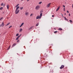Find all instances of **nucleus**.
I'll use <instances>...</instances> for the list:
<instances>
[{
  "label": "nucleus",
  "instance_id": "nucleus-38",
  "mask_svg": "<svg viewBox=\"0 0 73 73\" xmlns=\"http://www.w3.org/2000/svg\"><path fill=\"white\" fill-rule=\"evenodd\" d=\"M19 40H18L17 41V42H19Z\"/></svg>",
  "mask_w": 73,
  "mask_h": 73
},
{
  "label": "nucleus",
  "instance_id": "nucleus-45",
  "mask_svg": "<svg viewBox=\"0 0 73 73\" xmlns=\"http://www.w3.org/2000/svg\"><path fill=\"white\" fill-rule=\"evenodd\" d=\"M62 16H63V15L62 14Z\"/></svg>",
  "mask_w": 73,
  "mask_h": 73
},
{
  "label": "nucleus",
  "instance_id": "nucleus-21",
  "mask_svg": "<svg viewBox=\"0 0 73 73\" xmlns=\"http://www.w3.org/2000/svg\"><path fill=\"white\" fill-rule=\"evenodd\" d=\"M23 31V29H20V31H19V32H21V31Z\"/></svg>",
  "mask_w": 73,
  "mask_h": 73
},
{
  "label": "nucleus",
  "instance_id": "nucleus-23",
  "mask_svg": "<svg viewBox=\"0 0 73 73\" xmlns=\"http://www.w3.org/2000/svg\"><path fill=\"white\" fill-rule=\"evenodd\" d=\"M10 48H11V45H10V46L7 48V50H9L10 49Z\"/></svg>",
  "mask_w": 73,
  "mask_h": 73
},
{
  "label": "nucleus",
  "instance_id": "nucleus-26",
  "mask_svg": "<svg viewBox=\"0 0 73 73\" xmlns=\"http://www.w3.org/2000/svg\"><path fill=\"white\" fill-rule=\"evenodd\" d=\"M57 32H58L57 31H55L54 32V33H56Z\"/></svg>",
  "mask_w": 73,
  "mask_h": 73
},
{
  "label": "nucleus",
  "instance_id": "nucleus-7",
  "mask_svg": "<svg viewBox=\"0 0 73 73\" xmlns=\"http://www.w3.org/2000/svg\"><path fill=\"white\" fill-rule=\"evenodd\" d=\"M16 44H16V43H14L13 44V45L12 46V47H14V46H16Z\"/></svg>",
  "mask_w": 73,
  "mask_h": 73
},
{
  "label": "nucleus",
  "instance_id": "nucleus-8",
  "mask_svg": "<svg viewBox=\"0 0 73 73\" xmlns=\"http://www.w3.org/2000/svg\"><path fill=\"white\" fill-rule=\"evenodd\" d=\"M32 28H33V26H32L31 27H30L29 29L28 30L29 31V30H31V29H32Z\"/></svg>",
  "mask_w": 73,
  "mask_h": 73
},
{
  "label": "nucleus",
  "instance_id": "nucleus-4",
  "mask_svg": "<svg viewBox=\"0 0 73 73\" xmlns=\"http://www.w3.org/2000/svg\"><path fill=\"white\" fill-rule=\"evenodd\" d=\"M4 22H3L2 23V24L1 25H0V26L2 27H4Z\"/></svg>",
  "mask_w": 73,
  "mask_h": 73
},
{
  "label": "nucleus",
  "instance_id": "nucleus-31",
  "mask_svg": "<svg viewBox=\"0 0 73 73\" xmlns=\"http://www.w3.org/2000/svg\"><path fill=\"white\" fill-rule=\"evenodd\" d=\"M70 23H72V20H70Z\"/></svg>",
  "mask_w": 73,
  "mask_h": 73
},
{
  "label": "nucleus",
  "instance_id": "nucleus-24",
  "mask_svg": "<svg viewBox=\"0 0 73 73\" xmlns=\"http://www.w3.org/2000/svg\"><path fill=\"white\" fill-rule=\"evenodd\" d=\"M41 3H42V2L40 1L39 3L38 4H41Z\"/></svg>",
  "mask_w": 73,
  "mask_h": 73
},
{
  "label": "nucleus",
  "instance_id": "nucleus-17",
  "mask_svg": "<svg viewBox=\"0 0 73 73\" xmlns=\"http://www.w3.org/2000/svg\"><path fill=\"white\" fill-rule=\"evenodd\" d=\"M10 24V23H7L6 25H5V26H8V25H9Z\"/></svg>",
  "mask_w": 73,
  "mask_h": 73
},
{
  "label": "nucleus",
  "instance_id": "nucleus-28",
  "mask_svg": "<svg viewBox=\"0 0 73 73\" xmlns=\"http://www.w3.org/2000/svg\"><path fill=\"white\" fill-rule=\"evenodd\" d=\"M12 26H11L9 27V28H12Z\"/></svg>",
  "mask_w": 73,
  "mask_h": 73
},
{
  "label": "nucleus",
  "instance_id": "nucleus-39",
  "mask_svg": "<svg viewBox=\"0 0 73 73\" xmlns=\"http://www.w3.org/2000/svg\"><path fill=\"white\" fill-rule=\"evenodd\" d=\"M64 11H65V8H64Z\"/></svg>",
  "mask_w": 73,
  "mask_h": 73
},
{
  "label": "nucleus",
  "instance_id": "nucleus-29",
  "mask_svg": "<svg viewBox=\"0 0 73 73\" xmlns=\"http://www.w3.org/2000/svg\"><path fill=\"white\" fill-rule=\"evenodd\" d=\"M21 36V34L20 35H19V36H18V37H20V36Z\"/></svg>",
  "mask_w": 73,
  "mask_h": 73
},
{
  "label": "nucleus",
  "instance_id": "nucleus-13",
  "mask_svg": "<svg viewBox=\"0 0 73 73\" xmlns=\"http://www.w3.org/2000/svg\"><path fill=\"white\" fill-rule=\"evenodd\" d=\"M25 13V15H26V16H27V15H28L29 13L28 12H26Z\"/></svg>",
  "mask_w": 73,
  "mask_h": 73
},
{
  "label": "nucleus",
  "instance_id": "nucleus-43",
  "mask_svg": "<svg viewBox=\"0 0 73 73\" xmlns=\"http://www.w3.org/2000/svg\"><path fill=\"white\" fill-rule=\"evenodd\" d=\"M54 29L55 30H56V29L55 28H54Z\"/></svg>",
  "mask_w": 73,
  "mask_h": 73
},
{
  "label": "nucleus",
  "instance_id": "nucleus-3",
  "mask_svg": "<svg viewBox=\"0 0 73 73\" xmlns=\"http://www.w3.org/2000/svg\"><path fill=\"white\" fill-rule=\"evenodd\" d=\"M51 5V3H50L49 4H48L47 5V8H49V7H50V6Z\"/></svg>",
  "mask_w": 73,
  "mask_h": 73
},
{
  "label": "nucleus",
  "instance_id": "nucleus-33",
  "mask_svg": "<svg viewBox=\"0 0 73 73\" xmlns=\"http://www.w3.org/2000/svg\"><path fill=\"white\" fill-rule=\"evenodd\" d=\"M33 16V14H31L30 15V16Z\"/></svg>",
  "mask_w": 73,
  "mask_h": 73
},
{
  "label": "nucleus",
  "instance_id": "nucleus-11",
  "mask_svg": "<svg viewBox=\"0 0 73 73\" xmlns=\"http://www.w3.org/2000/svg\"><path fill=\"white\" fill-rule=\"evenodd\" d=\"M58 30L59 31H62V29H61V28H59L58 29Z\"/></svg>",
  "mask_w": 73,
  "mask_h": 73
},
{
  "label": "nucleus",
  "instance_id": "nucleus-34",
  "mask_svg": "<svg viewBox=\"0 0 73 73\" xmlns=\"http://www.w3.org/2000/svg\"><path fill=\"white\" fill-rule=\"evenodd\" d=\"M63 7H64V8H65V5H63Z\"/></svg>",
  "mask_w": 73,
  "mask_h": 73
},
{
  "label": "nucleus",
  "instance_id": "nucleus-14",
  "mask_svg": "<svg viewBox=\"0 0 73 73\" xmlns=\"http://www.w3.org/2000/svg\"><path fill=\"white\" fill-rule=\"evenodd\" d=\"M42 16V13H40V16H40L41 17V16Z\"/></svg>",
  "mask_w": 73,
  "mask_h": 73
},
{
  "label": "nucleus",
  "instance_id": "nucleus-2",
  "mask_svg": "<svg viewBox=\"0 0 73 73\" xmlns=\"http://www.w3.org/2000/svg\"><path fill=\"white\" fill-rule=\"evenodd\" d=\"M19 11H20V10H16L15 12V14H17V13H18Z\"/></svg>",
  "mask_w": 73,
  "mask_h": 73
},
{
  "label": "nucleus",
  "instance_id": "nucleus-9",
  "mask_svg": "<svg viewBox=\"0 0 73 73\" xmlns=\"http://www.w3.org/2000/svg\"><path fill=\"white\" fill-rule=\"evenodd\" d=\"M60 6H59L57 9L56 10V11H58L59 10V9H60Z\"/></svg>",
  "mask_w": 73,
  "mask_h": 73
},
{
  "label": "nucleus",
  "instance_id": "nucleus-6",
  "mask_svg": "<svg viewBox=\"0 0 73 73\" xmlns=\"http://www.w3.org/2000/svg\"><path fill=\"white\" fill-rule=\"evenodd\" d=\"M41 19V17L39 15L37 16L36 17V19Z\"/></svg>",
  "mask_w": 73,
  "mask_h": 73
},
{
  "label": "nucleus",
  "instance_id": "nucleus-30",
  "mask_svg": "<svg viewBox=\"0 0 73 73\" xmlns=\"http://www.w3.org/2000/svg\"><path fill=\"white\" fill-rule=\"evenodd\" d=\"M0 10H1V9H3V7H1L0 8Z\"/></svg>",
  "mask_w": 73,
  "mask_h": 73
},
{
  "label": "nucleus",
  "instance_id": "nucleus-47",
  "mask_svg": "<svg viewBox=\"0 0 73 73\" xmlns=\"http://www.w3.org/2000/svg\"><path fill=\"white\" fill-rule=\"evenodd\" d=\"M1 27L0 26V28Z\"/></svg>",
  "mask_w": 73,
  "mask_h": 73
},
{
  "label": "nucleus",
  "instance_id": "nucleus-40",
  "mask_svg": "<svg viewBox=\"0 0 73 73\" xmlns=\"http://www.w3.org/2000/svg\"><path fill=\"white\" fill-rule=\"evenodd\" d=\"M41 12H42L41 11H40V13H41Z\"/></svg>",
  "mask_w": 73,
  "mask_h": 73
},
{
  "label": "nucleus",
  "instance_id": "nucleus-5",
  "mask_svg": "<svg viewBox=\"0 0 73 73\" xmlns=\"http://www.w3.org/2000/svg\"><path fill=\"white\" fill-rule=\"evenodd\" d=\"M64 65H62L61 67L60 68V69H63V68H64Z\"/></svg>",
  "mask_w": 73,
  "mask_h": 73
},
{
  "label": "nucleus",
  "instance_id": "nucleus-18",
  "mask_svg": "<svg viewBox=\"0 0 73 73\" xmlns=\"http://www.w3.org/2000/svg\"><path fill=\"white\" fill-rule=\"evenodd\" d=\"M19 5V4H17L15 7V8H16V7H18Z\"/></svg>",
  "mask_w": 73,
  "mask_h": 73
},
{
  "label": "nucleus",
  "instance_id": "nucleus-32",
  "mask_svg": "<svg viewBox=\"0 0 73 73\" xmlns=\"http://www.w3.org/2000/svg\"><path fill=\"white\" fill-rule=\"evenodd\" d=\"M19 34H17L16 35V36H19Z\"/></svg>",
  "mask_w": 73,
  "mask_h": 73
},
{
  "label": "nucleus",
  "instance_id": "nucleus-48",
  "mask_svg": "<svg viewBox=\"0 0 73 73\" xmlns=\"http://www.w3.org/2000/svg\"><path fill=\"white\" fill-rule=\"evenodd\" d=\"M4 13V12H3V13Z\"/></svg>",
  "mask_w": 73,
  "mask_h": 73
},
{
  "label": "nucleus",
  "instance_id": "nucleus-19",
  "mask_svg": "<svg viewBox=\"0 0 73 73\" xmlns=\"http://www.w3.org/2000/svg\"><path fill=\"white\" fill-rule=\"evenodd\" d=\"M39 24V23H38L37 24H36V27H37V26Z\"/></svg>",
  "mask_w": 73,
  "mask_h": 73
},
{
  "label": "nucleus",
  "instance_id": "nucleus-15",
  "mask_svg": "<svg viewBox=\"0 0 73 73\" xmlns=\"http://www.w3.org/2000/svg\"><path fill=\"white\" fill-rule=\"evenodd\" d=\"M20 8V7L18 6L16 8V10H17V9H19Z\"/></svg>",
  "mask_w": 73,
  "mask_h": 73
},
{
  "label": "nucleus",
  "instance_id": "nucleus-16",
  "mask_svg": "<svg viewBox=\"0 0 73 73\" xmlns=\"http://www.w3.org/2000/svg\"><path fill=\"white\" fill-rule=\"evenodd\" d=\"M64 19L65 20H67V21H68V19H66V18L65 17H64Z\"/></svg>",
  "mask_w": 73,
  "mask_h": 73
},
{
  "label": "nucleus",
  "instance_id": "nucleus-42",
  "mask_svg": "<svg viewBox=\"0 0 73 73\" xmlns=\"http://www.w3.org/2000/svg\"><path fill=\"white\" fill-rule=\"evenodd\" d=\"M23 0H21V1H23Z\"/></svg>",
  "mask_w": 73,
  "mask_h": 73
},
{
  "label": "nucleus",
  "instance_id": "nucleus-12",
  "mask_svg": "<svg viewBox=\"0 0 73 73\" xmlns=\"http://www.w3.org/2000/svg\"><path fill=\"white\" fill-rule=\"evenodd\" d=\"M7 9H9V5H7Z\"/></svg>",
  "mask_w": 73,
  "mask_h": 73
},
{
  "label": "nucleus",
  "instance_id": "nucleus-46",
  "mask_svg": "<svg viewBox=\"0 0 73 73\" xmlns=\"http://www.w3.org/2000/svg\"><path fill=\"white\" fill-rule=\"evenodd\" d=\"M10 0H8L9 1Z\"/></svg>",
  "mask_w": 73,
  "mask_h": 73
},
{
  "label": "nucleus",
  "instance_id": "nucleus-20",
  "mask_svg": "<svg viewBox=\"0 0 73 73\" xmlns=\"http://www.w3.org/2000/svg\"><path fill=\"white\" fill-rule=\"evenodd\" d=\"M20 9L21 10H22L23 9V7H20Z\"/></svg>",
  "mask_w": 73,
  "mask_h": 73
},
{
  "label": "nucleus",
  "instance_id": "nucleus-25",
  "mask_svg": "<svg viewBox=\"0 0 73 73\" xmlns=\"http://www.w3.org/2000/svg\"><path fill=\"white\" fill-rule=\"evenodd\" d=\"M3 5H4V3H2L1 4V6H3Z\"/></svg>",
  "mask_w": 73,
  "mask_h": 73
},
{
  "label": "nucleus",
  "instance_id": "nucleus-27",
  "mask_svg": "<svg viewBox=\"0 0 73 73\" xmlns=\"http://www.w3.org/2000/svg\"><path fill=\"white\" fill-rule=\"evenodd\" d=\"M3 17H1L0 18V21H1V20H2V19H3Z\"/></svg>",
  "mask_w": 73,
  "mask_h": 73
},
{
  "label": "nucleus",
  "instance_id": "nucleus-44",
  "mask_svg": "<svg viewBox=\"0 0 73 73\" xmlns=\"http://www.w3.org/2000/svg\"><path fill=\"white\" fill-rule=\"evenodd\" d=\"M64 15H66V13H64Z\"/></svg>",
  "mask_w": 73,
  "mask_h": 73
},
{
  "label": "nucleus",
  "instance_id": "nucleus-35",
  "mask_svg": "<svg viewBox=\"0 0 73 73\" xmlns=\"http://www.w3.org/2000/svg\"><path fill=\"white\" fill-rule=\"evenodd\" d=\"M69 16H70V14L69 13Z\"/></svg>",
  "mask_w": 73,
  "mask_h": 73
},
{
  "label": "nucleus",
  "instance_id": "nucleus-10",
  "mask_svg": "<svg viewBox=\"0 0 73 73\" xmlns=\"http://www.w3.org/2000/svg\"><path fill=\"white\" fill-rule=\"evenodd\" d=\"M24 25V23H22V24H21V25L19 27L20 28H21V26L22 25Z\"/></svg>",
  "mask_w": 73,
  "mask_h": 73
},
{
  "label": "nucleus",
  "instance_id": "nucleus-22",
  "mask_svg": "<svg viewBox=\"0 0 73 73\" xmlns=\"http://www.w3.org/2000/svg\"><path fill=\"white\" fill-rule=\"evenodd\" d=\"M19 37H18V36L16 38V40H18L19 39Z\"/></svg>",
  "mask_w": 73,
  "mask_h": 73
},
{
  "label": "nucleus",
  "instance_id": "nucleus-41",
  "mask_svg": "<svg viewBox=\"0 0 73 73\" xmlns=\"http://www.w3.org/2000/svg\"><path fill=\"white\" fill-rule=\"evenodd\" d=\"M29 0H27V1H29Z\"/></svg>",
  "mask_w": 73,
  "mask_h": 73
},
{
  "label": "nucleus",
  "instance_id": "nucleus-1",
  "mask_svg": "<svg viewBox=\"0 0 73 73\" xmlns=\"http://www.w3.org/2000/svg\"><path fill=\"white\" fill-rule=\"evenodd\" d=\"M40 8V6L38 5L36 6L35 7V9L36 10H38Z\"/></svg>",
  "mask_w": 73,
  "mask_h": 73
},
{
  "label": "nucleus",
  "instance_id": "nucleus-36",
  "mask_svg": "<svg viewBox=\"0 0 73 73\" xmlns=\"http://www.w3.org/2000/svg\"><path fill=\"white\" fill-rule=\"evenodd\" d=\"M52 17H54V15H52Z\"/></svg>",
  "mask_w": 73,
  "mask_h": 73
},
{
  "label": "nucleus",
  "instance_id": "nucleus-37",
  "mask_svg": "<svg viewBox=\"0 0 73 73\" xmlns=\"http://www.w3.org/2000/svg\"><path fill=\"white\" fill-rule=\"evenodd\" d=\"M67 13H69V11H67Z\"/></svg>",
  "mask_w": 73,
  "mask_h": 73
}]
</instances>
